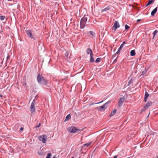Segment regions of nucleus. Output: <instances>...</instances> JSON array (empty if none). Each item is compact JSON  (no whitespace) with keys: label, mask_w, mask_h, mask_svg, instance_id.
<instances>
[{"label":"nucleus","mask_w":158,"mask_h":158,"mask_svg":"<svg viewBox=\"0 0 158 158\" xmlns=\"http://www.w3.org/2000/svg\"><path fill=\"white\" fill-rule=\"evenodd\" d=\"M153 2V0H149L148 3L146 5V6H147Z\"/></svg>","instance_id":"412c9836"},{"label":"nucleus","mask_w":158,"mask_h":158,"mask_svg":"<svg viewBox=\"0 0 158 158\" xmlns=\"http://www.w3.org/2000/svg\"><path fill=\"white\" fill-rule=\"evenodd\" d=\"M109 102L110 101L107 102L106 103L104 104H103L102 106H99L98 108H100V110L101 111H102L103 110H105L106 108V106L107 105V103Z\"/></svg>","instance_id":"6e6552de"},{"label":"nucleus","mask_w":158,"mask_h":158,"mask_svg":"<svg viewBox=\"0 0 158 158\" xmlns=\"http://www.w3.org/2000/svg\"><path fill=\"white\" fill-rule=\"evenodd\" d=\"M91 142H89L88 143H85V144H84L83 145V146L84 147H85V146L88 147V146H89L91 144Z\"/></svg>","instance_id":"4be33fe9"},{"label":"nucleus","mask_w":158,"mask_h":158,"mask_svg":"<svg viewBox=\"0 0 158 158\" xmlns=\"http://www.w3.org/2000/svg\"><path fill=\"white\" fill-rule=\"evenodd\" d=\"M86 52L87 54H90V56L93 55V53L92 50L90 48H88L86 50Z\"/></svg>","instance_id":"9b49d317"},{"label":"nucleus","mask_w":158,"mask_h":158,"mask_svg":"<svg viewBox=\"0 0 158 158\" xmlns=\"http://www.w3.org/2000/svg\"><path fill=\"white\" fill-rule=\"evenodd\" d=\"M93 55H91L90 56V62L93 63L94 62V59L93 57Z\"/></svg>","instance_id":"6ab92c4d"},{"label":"nucleus","mask_w":158,"mask_h":158,"mask_svg":"<svg viewBox=\"0 0 158 158\" xmlns=\"http://www.w3.org/2000/svg\"><path fill=\"white\" fill-rule=\"evenodd\" d=\"M101 60V58H98L96 60L95 62L96 63H98Z\"/></svg>","instance_id":"393cba45"},{"label":"nucleus","mask_w":158,"mask_h":158,"mask_svg":"<svg viewBox=\"0 0 158 158\" xmlns=\"http://www.w3.org/2000/svg\"><path fill=\"white\" fill-rule=\"evenodd\" d=\"M35 99H34L33 101L30 106L31 111L32 113H34L35 111Z\"/></svg>","instance_id":"f03ea898"},{"label":"nucleus","mask_w":158,"mask_h":158,"mask_svg":"<svg viewBox=\"0 0 158 158\" xmlns=\"http://www.w3.org/2000/svg\"><path fill=\"white\" fill-rule=\"evenodd\" d=\"M52 158H56V156H53Z\"/></svg>","instance_id":"a19ab883"},{"label":"nucleus","mask_w":158,"mask_h":158,"mask_svg":"<svg viewBox=\"0 0 158 158\" xmlns=\"http://www.w3.org/2000/svg\"><path fill=\"white\" fill-rule=\"evenodd\" d=\"M5 17V16L2 15L0 16V19L1 20H2L4 19Z\"/></svg>","instance_id":"cd10ccee"},{"label":"nucleus","mask_w":158,"mask_h":158,"mask_svg":"<svg viewBox=\"0 0 158 158\" xmlns=\"http://www.w3.org/2000/svg\"><path fill=\"white\" fill-rule=\"evenodd\" d=\"M125 100V98L124 97H123L121 98L118 102V106L119 107H121L123 105V102H124Z\"/></svg>","instance_id":"423d86ee"},{"label":"nucleus","mask_w":158,"mask_h":158,"mask_svg":"<svg viewBox=\"0 0 158 158\" xmlns=\"http://www.w3.org/2000/svg\"><path fill=\"white\" fill-rule=\"evenodd\" d=\"M37 81L40 84L46 85L48 81L46 79L42 74H39L37 76Z\"/></svg>","instance_id":"f257e3e1"},{"label":"nucleus","mask_w":158,"mask_h":158,"mask_svg":"<svg viewBox=\"0 0 158 158\" xmlns=\"http://www.w3.org/2000/svg\"><path fill=\"white\" fill-rule=\"evenodd\" d=\"M156 158H158V155L156 156Z\"/></svg>","instance_id":"79ce46f5"},{"label":"nucleus","mask_w":158,"mask_h":158,"mask_svg":"<svg viewBox=\"0 0 158 158\" xmlns=\"http://www.w3.org/2000/svg\"><path fill=\"white\" fill-rule=\"evenodd\" d=\"M71 158H74L73 157H72Z\"/></svg>","instance_id":"c03bdc74"},{"label":"nucleus","mask_w":158,"mask_h":158,"mask_svg":"<svg viewBox=\"0 0 158 158\" xmlns=\"http://www.w3.org/2000/svg\"><path fill=\"white\" fill-rule=\"evenodd\" d=\"M69 53L68 52H66L65 53V55L66 57H67L68 56Z\"/></svg>","instance_id":"2f4dec72"},{"label":"nucleus","mask_w":158,"mask_h":158,"mask_svg":"<svg viewBox=\"0 0 158 158\" xmlns=\"http://www.w3.org/2000/svg\"><path fill=\"white\" fill-rule=\"evenodd\" d=\"M157 7L155 8L151 12V15L152 16H153L154 14L157 11Z\"/></svg>","instance_id":"f8f14e48"},{"label":"nucleus","mask_w":158,"mask_h":158,"mask_svg":"<svg viewBox=\"0 0 158 158\" xmlns=\"http://www.w3.org/2000/svg\"><path fill=\"white\" fill-rule=\"evenodd\" d=\"M152 104V103L151 102H148L144 106V108L146 109L148 108Z\"/></svg>","instance_id":"9d476101"},{"label":"nucleus","mask_w":158,"mask_h":158,"mask_svg":"<svg viewBox=\"0 0 158 158\" xmlns=\"http://www.w3.org/2000/svg\"><path fill=\"white\" fill-rule=\"evenodd\" d=\"M23 127H21V128H20V130L21 131H22V130H23Z\"/></svg>","instance_id":"ea45409f"},{"label":"nucleus","mask_w":158,"mask_h":158,"mask_svg":"<svg viewBox=\"0 0 158 158\" xmlns=\"http://www.w3.org/2000/svg\"><path fill=\"white\" fill-rule=\"evenodd\" d=\"M117 156L116 155L114 156L113 158H117Z\"/></svg>","instance_id":"4c0bfd02"},{"label":"nucleus","mask_w":158,"mask_h":158,"mask_svg":"<svg viewBox=\"0 0 158 158\" xmlns=\"http://www.w3.org/2000/svg\"><path fill=\"white\" fill-rule=\"evenodd\" d=\"M116 110H113L111 113V114L110 115V117L113 116L116 113Z\"/></svg>","instance_id":"4468645a"},{"label":"nucleus","mask_w":158,"mask_h":158,"mask_svg":"<svg viewBox=\"0 0 158 158\" xmlns=\"http://www.w3.org/2000/svg\"><path fill=\"white\" fill-rule=\"evenodd\" d=\"M147 70L146 69H145L142 72L141 75H144L146 74Z\"/></svg>","instance_id":"5701e85b"},{"label":"nucleus","mask_w":158,"mask_h":158,"mask_svg":"<svg viewBox=\"0 0 158 158\" xmlns=\"http://www.w3.org/2000/svg\"><path fill=\"white\" fill-rule=\"evenodd\" d=\"M126 44V43L125 42H123L122 44H121L119 48H118L119 50H121L122 48L123 47L124 44Z\"/></svg>","instance_id":"2eb2a0df"},{"label":"nucleus","mask_w":158,"mask_h":158,"mask_svg":"<svg viewBox=\"0 0 158 158\" xmlns=\"http://www.w3.org/2000/svg\"><path fill=\"white\" fill-rule=\"evenodd\" d=\"M110 8L109 6H107L105 8H104L102 10V12H103L104 11H107V10H108L110 9Z\"/></svg>","instance_id":"aec40b11"},{"label":"nucleus","mask_w":158,"mask_h":158,"mask_svg":"<svg viewBox=\"0 0 158 158\" xmlns=\"http://www.w3.org/2000/svg\"><path fill=\"white\" fill-rule=\"evenodd\" d=\"M135 55V50H132L130 52V55L131 56H133Z\"/></svg>","instance_id":"ddd939ff"},{"label":"nucleus","mask_w":158,"mask_h":158,"mask_svg":"<svg viewBox=\"0 0 158 158\" xmlns=\"http://www.w3.org/2000/svg\"><path fill=\"white\" fill-rule=\"evenodd\" d=\"M147 98H144V101L145 102H147Z\"/></svg>","instance_id":"f704fd0d"},{"label":"nucleus","mask_w":158,"mask_h":158,"mask_svg":"<svg viewBox=\"0 0 158 158\" xmlns=\"http://www.w3.org/2000/svg\"><path fill=\"white\" fill-rule=\"evenodd\" d=\"M71 118V116L70 114H69L67 115L66 117L65 121H68L69 120V119H70Z\"/></svg>","instance_id":"a211bd4d"},{"label":"nucleus","mask_w":158,"mask_h":158,"mask_svg":"<svg viewBox=\"0 0 158 158\" xmlns=\"http://www.w3.org/2000/svg\"><path fill=\"white\" fill-rule=\"evenodd\" d=\"M149 95V94L147 92H146L145 93L144 98H147L148 97Z\"/></svg>","instance_id":"b1692460"},{"label":"nucleus","mask_w":158,"mask_h":158,"mask_svg":"<svg viewBox=\"0 0 158 158\" xmlns=\"http://www.w3.org/2000/svg\"><path fill=\"white\" fill-rule=\"evenodd\" d=\"M140 21V19H138L137 20V22H139Z\"/></svg>","instance_id":"58836bf2"},{"label":"nucleus","mask_w":158,"mask_h":158,"mask_svg":"<svg viewBox=\"0 0 158 158\" xmlns=\"http://www.w3.org/2000/svg\"><path fill=\"white\" fill-rule=\"evenodd\" d=\"M47 139V137L45 135L39 136L38 137L39 140L40 141H42V142L44 143H46Z\"/></svg>","instance_id":"7ed1b4c3"},{"label":"nucleus","mask_w":158,"mask_h":158,"mask_svg":"<svg viewBox=\"0 0 158 158\" xmlns=\"http://www.w3.org/2000/svg\"><path fill=\"white\" fill-rule=\"evenodd\" d=\"M125 30H127L129 28V27L127 24L125 25Z\"/></svg>","instance_id":"7c9ffc66"},{"label":"nucleus","mask_w":158,"mask_h":158,"mask_svg":"<svg viewBox=\"0 0 158 158\" xmlns=\"http://www.w3.org/2000/svg\"><path fill=\"white\" fill-rule=\"evenodd\" d=\"M157 58L158 59V55H157Z\"/></svg>","instance_id":"37998d69"},{"label":"nucleus","mask_w":158,"mask_h":158,"mask_svg":"<svg viewBox=\"0 0 158 158\" xmlns=\"http://www.w3.org/2000/svg\"><path fill=\"white\" fill-rule=\"evenodd\" d=\"M25 32L27 35L31 39H34V38L32 35L31 31L30 30H25Z\"/></svg>","instance_id":"39448f33"},{"label":"nucleus","mask_w":158,"mask_h":158,"mask_svg":"<svg viewBox=\"0 0 158 158\" xmlns=\"http://www.w3.org/2000/svg\"><path fill=\"white\" fill-rule=\"evenodd\" d=\"M40 125H41V123H39V124L38 125H37L36 126L35 128H38V127H39L40 126Z\"/></svg>","instance_id":"473e14b6"},{"label":"nucleus","mask_w":158,"mask_h":158,"mask_svg":"<svg viewBox=\"0 0 158 158\" xmlns=\"http://www.w3.org/2000/svg\"><path fill=\"white\" fill-rule=\"evenodd\" d=\"M120 51V50H119L118 49V51L116 52V53L117 54H118L119 53Z\"/></svg>","instance_id":"c9c22d12"},{"label":"nucleus","mask_w":158,"mask_h":158,"mask_svg":"<svg viewBox=\"0 0 158 158\" xmlns=\"http://www.w3.org/2000/svg\"><path fill=\"white\" fill-rule=\"evenodd\" d=\"M68 130L69 132L71 133H74L78 130L74 127H71L68 128Z\"/></svg>","instance_id":"20e7f679"},{"label":"nucleus","mask_w":158,"mask_h":158,"mask_svg":"<svg viewBox=\"0 0 158 158\" xmlns=\"http://www.w3.org/2000/svg\"><path fill=\"white\" fill-rule=\"evenodd\" d=\"M157 32H158V31L156 30H155L153 32V37H154L155 36Z\"/></svg>","instance_id":"c85d7f7f"},{"label":"nucleus","mask_w":158,"mask_h":158,"mask_svg":"<svg viewBox=\"0 0 158 158\" xmlns=\"http://www.w3.org/2000/svg\"><path fill=\"white\" fill-rule=\"evenodd\" d=\"M85 23L80 22V27L81 29H83L85 25Z\"/></svg>","instance_id":"dca6fc26"},{"label":"nucleus","mask_w":158,"mask_h":158,"mask_svg":"<svg viewBox=\"0 0 158 158\" xmlns=\"http://www.w3.org/2000/svg\"><path fill=\"white\" fill-rule=\"evenodd\" d=\"M51 154L50 153H48V154L47 156H46V158H50L51 157Z\"/></svg>","instance_id":"a878e982"},{"label":"nucleus","mask_w":158,"mask_h":158,"mask_svg":"<svg viewBox=\"0 0 158 158\" xmlns=\"http://www.w3.org/2000/svg\"><path fill=\"white\" fill-rule=\"evenodd\" d=\"M87 21V16L84 15L83 17L81 19V22L84 23L86 24V23Z\"/></svg>","instance_id":"1a4fd4ad"},{"label":"nucleus","mask_w":158,"mask_h":158,"mask_svg":"<svg viewBox=\"0 0 158 158\" xmlns=\"http://www.w3.org/2000/svg\"><path fill=\"white\" fill-rule=\"evenodd\" d=\"M103 102V101L102 100L101 102H98V103H91V105H92L95 104H100V103L102 102Z\"/></svg>","instance_id":"c756f323"},{"label":"nucleus","mask_w":158,"mask_h":158,"mask_svg":"<svg viewBox=\"0 0 158 158\" xmlns=\"http://www.w3.org/2000/svg\"><path fill=\"white\" fill-rule=\"evenodd\" d=\"M119 27L120 25L118 22L117 21H115L113 26V27L114 28V31L116 30L117 28H118Z\"/></svg>","instance_id":"0eeeda50"},{"label":"nucleus","mask_w":158,"mask_h":158,"mask_svg":"<svg viewBox=\"0 0 158 158\" xmlns=\"http://www.w3.org/2000/svg\"><path fill=\"white\" fill-rule=\"evenodd\" d=\"M132 82V79H131L128 82L127 86L130 85Z\"/></svg>","instance_id":"bb28decb"},{"label":"nucleus","mask_w":158,"mask_h":158,"mask_svg":"<svg viewBox=\"0 0 158 158\" xmlns=\"http://www.w3.org/2000/svg\"><path fill=\"white\" fill-rule=\"evenodd\" d=\"M116 61H117V59H115L114 60V62H114V63H115Z\"/></svg>","instance_id":"e433bc0d"},{"label":"nucleus","mask_w":158,"mask_h":158,"mask_svg":"<svg viewBox=\"0 0 158 158\" xmlns=\"http://www.w3.org/2000/svg\"><path fill=\"white\" fill-rule=\"evenodd\" d=\"M11 153H12V152H12V151H11Z\"/></svg>","instance_id":"a18cd8bd"},{"label":"nucleus","mask_w":158,"mask_h":158,"mask_svg":"<svg viewBox=\"0 0 158 158\" xmlns=\"http://www.w3.org/2000/svg\"><path fill=\"white\" fill-rule=\"evenodd\" d=\"M89 33L93 37H95L96 34L95 32H93L92 31H90L89 32Z\"/></svg>","instance_id":"f3484780"},{"label":"nucleus","mask_w":158,"mask_h":158,"mask_svg":"<svg viewBox=\"0 0 158 158\" xmlns=\"http://www.w3.org/2000/svg\"><path fill=\"white\" fill-rule=\"evenodd\" d=\"M10 55H8L7 56V58H6L7 60H8L9 59H10Z\"/></svg>","instance_id":"72a5a7b5"}]
</instances>
